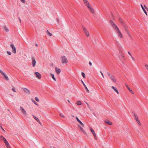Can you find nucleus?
Instances as JSON below:
<instances>
[{"instance_id":"f257e3e1","label":"nucleus","mask_w":148,"mask_h":148,"mask_svg":"<svg viewBox=\"0 0 148 148\" xmlns=\"http://www.w3.org/2000/svg\"><path fill=\"white\" fill-rule=\"evenodd\" d=\"M110 24L114 29L118 37L121 38H123V35L117 26L111 21H110Z\"/></svg>"},{"instance_id":"f03ea898","label":"nucleus","mask_w":148,"mask_h":148,"mask_svg":"<svg viewBox=\"0 0 148 148\" xmlns=\"http://www.w3.org/2000/svg\"><path fill=\"white\" fill-rule=\"evenodd\" d=\"M124 28L125 31H126V33H127V34L128 35V36L131 38L132 39V37L131 35V33L129 30L128 29L127 26L124 25L123 26Z\"/></svg>"},{"instance_id":"7ed1b4c3","label":"nucleus","mask_w":148,"mask_h":148,"mask_svg":"<svg viewBox=\"0 0 148 148\" xmlns=\"http://www.w3.org/2000/svg\"><path fill=\"white\" fill-rule=\"evenodd\" d=\"M61 62L62 64H66L68 62L66 57L65 56H63L61 58Z\"/></svg>"},{"instance_id":"20e7f679","label":"nucleus","mask_w":148,"mask_h":148,"mask_svg":"<svg viewBox=\"0 0 148 148\" xmlns=\"http://www.w3.org/2000/svg\"><path fill=\"white\" fill-rule=\"evenodd\" d=\"M82 29L86 36L87 37H89L90 36V34L87 28L85 27H82Z\"/></svg>"},{"instance_id":"39448f33","label":"nucleus","mask_w":148,"mask_h":148,"mask_svg":"<svg viewBox=\"0 0 148 148\" xmlns=\"http://www.w3.org/2000/svg\"><path fill=\"white\" fill-rule=\"evenodd\" d=\"M20 110L23 115L25 116H27V112L26 110L22 107H20Z\"/></svg>"},{"instance_id":"423d86ee","label":"nucleus","mask_w":148,"mask_h":148,"mask_svg":"<svg viewBox=\"0 0 148 148\" xmlns=\"http://www.w3.org/2000/svg\"><path fill=\"white\" fill-rule=\"evenodd\" d=\"M10 46L12 49V52L14 53H16V49L14 45L13 44H11Z\"/></svg>"},{"instance_id":"0eeeda50","label":"nucleus","mask_w":148,"mask_h":148,"mask_svg":"<svg viewBox=\"0 0 148 148\" xmlns=\"http://www.w3.org/2000/svg\"><path fill=\"white\" fill-rule=\"evenodd\" d=\"M108 74L111 79L114 83H116V81L114 77L113 76L111 75L109 73H108Z\"/></svg>"},{"instance_id":"6e6552de","label":"nucleus","mask_w":148,"mask_h":148,"mask_svg":"<svg viewBox=\"0 0 148 148\" xmlns=\"http://www.w3.org/2000/svg\"><path fill=\"white\" fill-rule=\"evenodd\" d=\"M35 75H36V77L39 79H40L41 77V74L38 72H35L34 73Z\"/></svg>"},{"instance_id":"1a4fd4ad","label":"nucleus","mask_w":148,"mask_h":148,"mask_svg":"<svg viewBox=\"0 0 148 148\" xmlns=\"http://www.w3.org/2000/svg\"><path fill=\"white\" fill-rule=\"evenodd\" d=\"M90 131H91V132L92 133V134H93L95 138L96 139H97V135L95 133V132L94 131V130L92 128H90Z\"/></svg>"},{"instance_id":"9d476101","label":"nucleus","mask_w":148,"mask_h":148,"mask_svg":"<svg viewBox=\"0 0 148 148\" xmlns=\"http://www.w3.org/2000/svg\"><path fill=\"white\" fill-rule=\"evenodd\" d=\"M83 1L84 4L87 7L91 5L88 0H83Z\"/></svg>"},{"instance_id":"9b49d317","label":"nucleus","mask_w":148,"mask_h":148,"mask_svg":"<svg viewBox=\"0 0 148 148\" xmlns=\"http://www.w3.org/2000/svg\"><path fill=\"white\" fill-rule=\"evenodd\" d=\"M87 8L89 9L90 12L92 14H93L95 13V11L94 10V9L92 6L91 5H90V6H88Z\"/></svg>"},{"instance_id":"f8f14e48","label":"nucleus","mask_w":148,"mask_h":148,"mask_svg":"<svg viewBox=\"0 0 148 148\" xmlns=\"http://www.w3.org/2000/svg\"><path fill=\"white\" fill-rule=\"evenodd\" d=\"M78 127L80 129L81 131L83 132V133L86 134H87L86 132H85V130H84V129L83 128V127H82L81 126L79 125Z\"/></svg>"},{"instance_id":"ddd939ff","label":"nucleus","mask_w":148,"mask_h":148,"mask_svg":"<svg viewBox=\"0 0 148 148\" xmlns=\"http://www.w3.org/2000/svg\"><path fill=\"white\" fill-rule=\"evenodd\" d=\"M105 123L108 125H111L112 124V123L108 120L105 121Z\"/></svg>"},{"instance_id":"4468645a","label":"nucleus","mask_w":148,"mask_h":148,"mask_svg":"<svg viewBox=\"0 0 148 148\" xmlns=\"http://www.w3.org/2000/svg\"><path fill=\"white\" fill-rule=\"evenodd\" d=\"M76 118L77 121L81 125H82V126L83 127H84V124L78 118L77 116H76Z\"/></svg>"},{"instance_id":"2eb2a0df","label":"nucleus","mask_w":148,"mask_h":148,"mask_svg":"<svg viewBox=\"0 0 148 148\" xmlns=\"http://www.w3.org/2000/svg\"><path fill=\"white\" fill-rule=\"evenodd\" d=\"M32 64L33 67H35L36 65V61L34 58H32Z\"/></svg>"},{"instance_id":"dca6fc26","label":"nucleus","mask_w":148,"mask_h":148,"mask_svg":"<svg viewBox=\"0 0 148 148\" xmlns=\"http://www.w3.org/2000/svg\"><path fill=\"white\" fill-rule=\"evenodd\" d=\"M55 71L58 74H59L61 72V70L60 69L57 68V67H56Z\"/></svg>"},{"instance_id":"f3484780","label":"nucleus","mask_w":148,"mask_h":148,"mask_svg":"<svg viewBox=\"0 0 148 148\" xmlns=\"http://www.w3.org/2000/svg\"><path fill=\"white\" fill-rule=\"evenodd\" d=\"M32 116L34 117V119L38 122L40 124H41V123L39 120L38 118L36 116H35L34 115H32Z\"/></svg>"},{"instance_id":"a211bd4d","label":"nucleus","mask_w":148,"mask_h":148,"mask_svg":"<svg viewBox=\"0 0 148 148\" xmlns=\"http://www.w3.org/2000/svg\"><path fill=\"white\" fill-rule=\"evenodd\" d=\"M111 88L116 92L118 94H119V92L117 88L113 86H112Z\"/></svg>"},{"instance_id":"6ab92c4d","label":"nucleus","mask_w":148,"mask_h":148,"mask_svg":"<svg viewBox=\"0 0 148 148\" xmlns=\"http://www.w3.org/2000/svg\"><path fill=\"white\" fill-rule=\"evenodd\" d=\"M140 6L141 7V8L143 10V12H144L145 13V14L147 16V12H146V11L145 10V8H144V7L143 6V5L142 4H141L140 5Z\"/></svg>"},{"instance_id":"aec40b11","label":"nucleus","mask_w":148,"mask_h":148,"mask_svg":"<svg viewBox=\"0 0 148 148\" xmlns=\"http://www.w3.org/2000/svg\"><path fill=\"white\" fill-rule=\"evenodd\" d=\"M81 82L82 83L84 86L85 89L86 90V91L88 92H89V91L88 89V88H87V87H86V85H85V84L84 83V82L82 80Z\"/></svg>"},{"instance_id":"412c9836","label":"nucleus","mask_w":148,"mask_h":148,"mask_svg":"<svg viewBox=\"0 0 148 148\" xmlns=\"http://www.w3.org/2000/svg\"><path fill=\"white\" fill-rule=\"evenodd\" d=\"M3 28L7 32H8L9 31L8 29L5 25H3Z\"/></svg>"},{"instance_id":"4be33fe9","label":"nucleus","mask_w":148,"mask_h":148,"mask_svg":"<svg viewBox=\"0 0 148 148\" xmlns=\"http://www.w3.org/2000/svg\"><path fill=\"white\" fill-rule=\"evenodd\" d=\"M24 91L25 92L27 93H29L30 92L29 90L25 88H23Z\"/></svg>"},{"instance_id":"5701e85b","label":"nucleus","mask_w":148,"mask_h":148,"mask_svg":"<svg viewBox=\"0 0 148 148\" xmlns=\"http://www.w3.org/2000/svg\"><path fill=\"white\" fill-rule=\"evenodd\" d=\"M2 140H3L5 143L7 142L8 141L3 136H1V138Z\"/></svg>"},{"instance_id":"b1692460","label":"nucleus","mask_w":148,"mask_h":148,"mask_svg":"<svg viewBox=\"0 0 148 148\" xmlns=\"http://www.w3.org/2000/svg\"><path fill=\"white\" fill-rule=\"evenodd\" d=\"M50 75L52 77V79H53V80L54 81H56V79L54 77V75L53 74L50 73Z\"/></svg>"},{"instance_id":"393cba45","label":"nucleus","mask_w":148,"mask_h":148,"mask_svg":"<svg viewBox=\"0 0 148 148\" xmlns=\"http://www.w3.org/2000/svg\"><path fill=\"white\" fill-rule=\"evenodd\" d=\"M5 144L7 148H10V145L8 142L5 143Z\"/></svg>"},{"instance_id":"a878e982","label":"nucleus","mask_w":148,"mask_h":148,"mask_svg":"<svg viewBox=\"0 0 148 148\" xmlns=\"http://www.w3.org/2000/svg\"><path fill=\"white\" fill-rule=\"evenodd\" d=\"M82 103L81 101H78L76 103V104L77 105H81L82 104Z\"/></svg>"},{"instance_id":"bb28decb","label":"nucleus","mask_w":148,"mask_h":148,"mask_svg":"<svg viewBox=\"0 0 148 148\" xmlns=\"http://www.w3.org/2000/svg\"><path fill=\"white\" fill-rule=\"evenodd\" d=\"M134 119L136 120H137V119H138L137 116L136 114H134Z\"/></svg>"},{"instance_id":"cd10ccee","label":"nucleus","mask_w":148,"mask_h":148,"mask_svg":"<svg viewBox=\"0 0 148 148\" xmlns=\"http://www.w3.org/2000/svg\"><path fill=\"white\" fill-rule=\"evenodd\" d=\"M5 78V79L7 80H8L9 79L8 78L7 75H5V74H4V75H3Z\"/></svg>"},{"instance_id":"c85d7f7f","label":"nucleus","mask_w":148,"mask_h":148,"mask_svg":"<svg viewBox=\"0 0 148 148\" xmlns=\"http://www.w3.org/2000/svg\"><path fill=\"white\" fill-rule=\"evenodd\" d=\"M47 35L50 36H51L52 35V34L50 32H49L48 30L47 31Z\"/></svg>"},{"instance_id":"c756f323","label":"nucleus","mask_w":148,"mask_h":148,"mask_svg":"<svg viewBox=\"0 0 148 148\" xmlns=\"http://www.w3.org/2000/svg\"><path fill=\"white\" fill-rule=\"evenodd\" d=\"M0 72L1 73V74L3 75L4 74H5V73L3 72L1 70H0Z\"/></svg>"},{"instance_id":"7c9ffc66","label":"nucleus","mask_w":148,"mask_h":148,"mask_svg":"<svg viewBox=\"0 0 148 148\" xmlns=\"http://www.w3.org/2000/svg\"><path fill=\"white\" fill-rule=\"evenodd\" d=\"M82 77H83L84 78H85V74L84 73L82 72Z\"/></svg>"},{"instance_id":"2f4dec72","label":"nucleus","mask_w":148,"mask_h":148,"mask_svg":"<svg viewBox=\"0 0 148 148\" xmlns=\"http://www.w3.org/2000/svg\"><path fill=\"white\" fill-rule=\"evenodd\" d=\"M145 67L148 71V64H145Z\"/></svg>"},{"instance_id":"473e14b6","label":"nucleus","mask_w":148,"mask_h":148,"mask_svg":"<svg viewBox=\"0 0 148 148\" xmlns=\"http://www.w3.org/2000/svg\"><path fill=\"white\" fill-rule=\"evenodd\" d=\"M137 123H138V124L140 125V124H141V123H140L139 121V119H137V120H136Z\"/></svg>"},{"instance_id":"72a5a7b5","label":"nucleus","mask_w":148,"mask_h":148,"mask_svg":"<svg viewBox=\"0 0 148 148\" xmlns=\"http://www.w3.org/2000/svg\"><path fill=\"white\" fill-rule=\"evenodd\" d=\"M60 115L61 117H63V118H64L65 117L64 116L63 114H62L61 113L60 114Z\"/></svg>"},{"instance_id":"f704fd0d","label":"nucleus","mask_w":148,"mask_h":148,"mask_svg":"<svg viewBox=\"0 0 148 148\" xmlns=\"http://www.w3.org/2000/svg\"><path fill=\"white\" fill-rule=\"evenodd\" d=\"M35 99L37 101L39 102V100L37 97H35Z\"/></svg>"},{"instance_id":"c9c22d12","label":"nucleus","mask_w":148,"mask_h":148,"mask_svg":"<svg viewBox=\"0 0 148 148\" xmlns=\"http://www.w3.org/2000/svg\"><path fill=\"white\" fill-rule=\"evenodd\" d=\"M144 8H145V9L147 10L148 11V8H147V7L145 5H144V6H143Z\"/></svg>"},{"instance_id":"e433bc0d","label":"nucleus","mask_w":148,"mask_h":148,"mask_svg":"<svg viewBox=\"0 0 148 148\" xmlns=\"http://www.w3.org/2000/svg\"><path fill=\"white\" fill-rule=\"evenodd\" d=\"M100 73L101 74V75H102V76L103 77V78H104V76L103 75V73H102V72L101 71H100Z\"/></svg>"},{"instance_id":"4c0bfd02","label":"nucleus","mask_w":148,"mask_h":148,"mask_svg":"<svg viewBox=\"0 0 148 148\" xmlns=\"http://www.w3.org/2000/svg\"><path fill=\"white\" fill-rule=\"evenodd\" d=\"M129 90L130 91V92L131 93H132L133 94L134 93V92H133V91H132V90L130 89V88Z\"/></svg>"},{"instance_id":"58836bf2","label":"nucleus","mask_w":148,"mask_h":148,"mask_svg":"<svg viewBox=\"0 0 148 148\" xmlns=\"http://www.w3.org/2000/svg\"><path fill=\"white\" fill-rule=\"evenodd\" d=\"M125 86L128 90L130 89V88H129L128 85L126 84H125Z\"/></svg>"},{"instance_id":"ea45409f","label":"nucleus","mask_w":148,"mask_h":148,"mask_svg":"<svg viewBox=\"0 0 148 148\" xmlns=\"http://www.w3.org/2000/svg\"><path fill=\"white\" fill-rule=\"evenodd\" d=\"M7 53L9 55H11V52L8 51H7Z\"/></svg>"},{"instance_id":"a19ab883","label":"nucleus","mask_w":148,"mask_h":148,"mask_svg":"<svg viewBox=\"0 0 148 148\" xmlns=\"http://www.w3.org/2000/svg\"><path fill=\"white\" fill-rule=\"evenodd\" d=\"M12 90L14 92H16V91L15 90V88H12Z\"/></svg>"},{"instance_id":"79ce46f5","label":"nucleus","mask_w":148,"mask_h":148,"mask_svg":"<svg viewBox=\"0 0 148 148\" xmlns=\"http://www.w3.org/2000/svg\"><path fill=\"white\" fill-rule=\"evenodd\" d=\"M21 2L23 3H25V0H21Z\"/></svg>"},{"instance_id":"37998d69","label":"nucleus","mask_w":148,"mask_h":148,"mask_svg":"<svg viewBox=\"0 0 148 148\" xmlns=\"http://www.w3.org/2000/svg\"><path fill=\"white\" fill-rule=\"evenodd\" d=\"M131 57L133 60H134V61L135 60V59H134V58L132 56H131Z\"/></svg>"},{"instance_id":"c03bdc74","label":"nucleus","mask_w":148,"mask_h":148,"mask_svg":"<svg viewBox=\"0 0 148 148\" xmlns=\"http://www.w3.org/2000/svg\"><path fill=\"white\" fill-rule=\"evenodd\" d=\"M0 127L1 128V129L4 132H5V130L3 129V128L1 126H0Z\"/></svg>"},{"instance_id":"a18cd8bd","label":"nucleus","mask_w":148,"mask_h":148,"mask_svg":"<svg viewBox=\"0 0 148 148\" xmlns=\"http://www.w3.org/2000/svg\"><path fill=\"white\" fill-rule=\"evenodd\" d=\"M33 102L36 105H38L36 104V102L34 101H33Z\"/></svg>"},{"instance_id":"49530a36","label":"nucleus","mask_w":148,"mask_h":148,"mask_svg":"<svg viewBox=\"0 0 148 148\" xmlns=\"http://www.w3.org/2000/svg\"><path fill=\"white\" fill-rule=\"evenodd\" d=\"M128 53L130 56H132L131 54V53H130V52H128Z\"/></svg>"},{"instance_id":"de8ad7c7","label":"nucleus","mask_w":148,"mask_h":148,"mask_svg":"<svg viewBox=\"0 0 148 148\" xmlns=\"http://www.w3.org/2000/svg\"><path fill=\"white\" fill-rule=\"evenodd\" d=\"M89 64L90 65V66H92V63L91 62H90L89 63Z\"/></svg>"},{"instance_id":"09e8293b","label":"nucleus","mask_w":148,"mask_h":148,"mask_svg":"<svg viewBox=\"0 0 148 148\" xmlns=\"http://www.w3.org/2000/svg\"><path fill=\"white\" fill-rule=\"evenodd\" d=\"M67 101L69 103H70V102L69 99H68Z\"/></svg>"},{"instance_id":"8fccbe9b","label":"nucleus","mask_w":148,"mask_h":148,"mask_svg":"<svg viewBox=\"0 0 148 148\" xmlns=\"http://www.w3.org/2000/svg\"><path fill=\"white\" fill-rule=\"evenodd\" d=\"M120 22H121V23H123V22H122V20H120Z\"/></svg>"},{"instance_id":"3c124183","label":"nucleus","mask_w":148,"mask_h":148,"mask_svg":"<svg viewBox=\"0 0 148 148\" xmlns=\"http://www.w3.org/2000/svg\"><path fill=\"white\" fill-rule=\"evenodd\" d=\"M71 116L72 117H74V116L73 115H72Z\"/></svg>"},{"instance_id":"603ef678","label":"nucleus","mask_w":148,"mask_h":148,"mask_svg":"<svg viewBox=\"0 0 148 148\" xmlns=\"http://www.w3.org/2000/svg\"><path fill=\"white\" fill-rule=\"evenodd\" d=\"M36 45V46H38V45H37V44H36V45Z\"/></svg>"},{"instance_id":"864d4df0","label":"nucleus","mask_w":148,"mask_h":148,"mask_svg":"<svg viewBox=\"0 0 148 148\" xmlns=\"http://www.w3.org/2000/svg\"><path fill=\"white\" fill-rule=\"evenodd\" d=\"M21 20H20V23H21Z\"/></svg>"},{"instance_id":"5fc2aeb1","label":"nucleus","mask_w":148,"mask_h":148,"mask_svg":"<svg viewBox=\"0 0 148 148\" xmlns=\"http://www.w3.org/2000/svg\"><path fill=\"white\" fill-rule=\"evenodd\" d=\"M57 20L59 21V19L58 18H57Z\"/></svg>"},{"instance_id":"6e6d98bb","label":"nucleus","mask_w":148,"mask_h":148,"mask_svg":"<svg viewBox=\"0 0 148 148\" xmlns=\"http://www.w3.org/2000/svg\"><path fill=\"white\" fill-rule=\"evenodd\" d=\"M1 136H0V138H1Z\"/></svg>"},{"instance_id":"4d7b16f0","label":"nucleus","mask_w":148,"mask_h":148,"mask_svg":"<svg viewBox=\"0 0 148 148\" xmlns=\"http://www.w3.org/2000/svg\"><path fill=\"white\" fill-rule=\"evenodd\" d=\"M86 104H87V105H88V103H86Z\"/></svg>"}]
</instances>
